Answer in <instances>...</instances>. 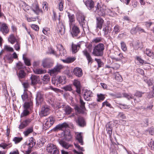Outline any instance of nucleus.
Listing matches in <instances>:
<instances>
[{
	"label": "nucleus",
	"instance_id": "1",
	"mask_svg": "<svg viewBox=\"0 0 154 154\" xmlns=\"http://www.w3.org/2000/svg\"><path fill=\"white\" fill-rule=\"evenodd\" d=\"M95 7L96 9L94 11V12L97 13L100 16H104L110 11L104 5L100 4L99 3H97L96 6Z\"/></svg>",
	"mask_w": 154,
	"mask_h": 154
},
{
	"label": "nucleus",
	"instance_id": "2",
	"mask_svg": "<svg viewBox=\"0 0 154 154\" xmlns=\"http://www.w3.org/2000/svg\"><path fill=\"white\" fill-rule=\"evenodd\" d=\"M104 49V45L100 43L94 46L92 53L94 56L101 57L103 55Z\"/></svg>",
	"mask_w": 154,
	"mask_h": 154
},
{
	"label": "nucleus",
	"instance_id": "3",
	"mask_svg": "<svg viewBox=\"0 0 154 154\" xmlns=\"http://www.w3.org/2000/svg\"><path fill=\"white\" fill-rule=\"evenodd\" d=\"M76 18L80 25L83 28H85L86 25V21L85 20V17L82 13L78 12L76 14Z\"/></svg>",
	"mask_w": 154,
	"mask_h": 154
},
{
	"label": "nucleus",
	"instance_id": "4",
	"mask_svg": "<svg viewBox=\"0 0 154 154\" xmlns=\"http://www.w3.org/2000/svg\"><path fill=\"white\" fill-rule=\"evenodd\" d=\"M66 78L64 76H57L55 78H53L52 79V83L55 86H60V84H63L64 83V81Z\"/></svg>",
	"mask_w": 154,
	"mask_h": 154
},
{
	"label": "nucleus",
	"instance_id": "5",
	"mask_svg": "<svg viewBox=\"0 0 154 154\" xmlns=\"http://www.w3.org/2000/svg\"><path fill=\"white\" fill-rule=\"evenodd\" d=\"M47 151L51 154H59V151L55 145L52 144H49L46 148Z\"/></svg>",
	"mask_w": 154,
	"mask_h": 154
},
{
	"label": "nucleus",
	"instance_id": "6",
	"mask_svg": "<svg viewBox=\"0 0 154 154\" xmlns=\"http://www.w3.org/2000/svg\"><path fill=\"white\" fill-rule=\"evenodd\" d=\"M36 106H39L43 104L44 102V95L40 92H38L36 94L35 98Z\"/></svg>",
	"mask_w": 154,
	"mask_h": 154
},
{
	"label": "nucleus",
	"instance_id": "7",
	"mask_svg": "<svg viewBox=\"0 0 154 154\" xmlns=\"http://www.w3.org/2000/svg\"><path fill=\"white\" fill-rule=\"evenodd\" d=\"M50 112V107L47 105L43 104L40 115L41 117L47 116Z\"/></svg>",
	"mask_w": 154,
	"mask_h": 154
},
{
	"label": "nucleus",
	"instance_id": "8",
	"mask_svg": "<svg viewBox=\"0 0 154 154\" xmlns=\"http://www.w3.org/2000/svg\"><path fill=\"white\" fill-rule=\"evenodd\" d=\"M54 118L52 117H50L46 119L45 121V127L46 129H48L55 122Z\"/></svg>",
	"mask_w": 154,
	"mask_h": 154
},
{
	"label": "nucleus",
	"instance_id": "9",
	"mask_svg": "<svg viewBox=\"0 0 154 154\" xmlns=\"http://www.w3.org/2000/svg\"><path fill=\"white\" fill-rule=\"evenodd\" d=\"M80 107L82 109H81L77 106H75V109L76 110L77 112L83 114L84 113V110L86 109L85 106V103L84 102L83 100L81 99H80Z\"/></svg>",
	"mask_w": 154,
	"mask_h": 154
},
{
	"label": "nucleus",
	"instance_id": "10",
	"mask_svg": "<svg viewBox=\"0 0 154 154\" xmlns=\"http://www.w3.org/2000/svg\"><path fill=\"white\" fill-rule=\"evenodd\" d=\"M80 33V31L79 27L74 25L70 29V33L73 38L78 37Z\"/></svg>",
	"mask_w": 154,
	"mask_h": 154
},
{
	"label": "nucleus",
	"instance_id": "11",
	"mask_svg": "<svg viewBox=\"0 0 154 154\" xmlns=\"http://www.w3.org/2000/svg\"><path fill=\"white\" fill-rule=\"evenodd\" d=\"M69 127L68 124L66 122H64L61 124L57 125L53 129L54 131H57L59 130H63L64 129Z\"/></svg>",
	"mask_w": 154,
	"mask_h": 154
},
{
	"label": "nucleus",
	"instance_id": "12",
	"mask_svg": "<svg viewBox=\"0 0 154 154\" xmlns=\"http://www.w3.org/2000/svg\"><path fill=\"white\" fill-rule=\"evenodd\" d=\"M85 4L88 9L91 11H94V8L95 6L94 2L92 0L83 1Z\"/></svg>",
	"mask_w": 154,
	"mask_h": 154
},
{
	"label": "nucleus",
	"instance_id": "13",
	"mask_svg": "<svg viewBox=\"0 0 154 154\" xmlns=\"http://www.w3.org/2000/svg\"><path fill=\"white\" fill-rule=\"evenodd\" d=\"M0 31L4 35L8 34L9 31L8 25L5 23H2L0 26Z\"/></svg>",
	"mask_w": 154,
	"mask_h": 154
},
{
	"label": "nucleus",
	"instance_id": "14",
	"mask_svg": "<svg viewBox=\"0 0 154 154\" xmlns=\"http://www.w3.org/2000/svg\"><path fill=\"white\" fill-rule=\"evenodd\" d=\"M33 12L36 14L38 15L40 13L42 12V11L40 9L38 4L36 3H33L32 5L31 9V12Z\"/></svg>",
	"mask_w": 154,
	"mask_h": 154
},
{
	"label": "nucleus",
	"instance_id": "15",
	"mask_svg": "<svg viewBox=\"0 0 154 154\" xmlns=\"http://www.w3.org/2000/svg\"><path fill=\"white\" fill-rule=\"evenodd\" d=\"M75 120L77 125L81 127H84L86 125L85 121L82 117L79 116L77 119H75Z\"/></svg>",
	"mask_w": 154,
	"mask_h": 154
},
{
	"label": "nucleus",
	"instance_id": "16",
	"mask_svg": "<svg viewBox=\"0 0 154 154\" xmlns=\"http://www.w3.org/2000/svg\"><path fill=\"white\" fill-rule=\"evenodd\" d=\"M82 53L85 56L88 61V64H91L93 61V60L90 54L88 52L87 50L85 49L82 51Z\"/></svg>",
	"mask_w": 154,
	"mask_h": 154
},
{
	"label": "nucleus",
	"instance_id": "17",
	"mask_svg": "<svg viewBox=\"0 0 154 154\" xmlns=\"http://www.w3.org/2000/svg\"><path fill=\"white\" fill-rule=\"evenodd\" d=\"M73 84L76 88V91L79 94L81 93V86L79 81L77 79H75L73 82Z\"/></svg>",
	"mask_w": 154,
	"mask_h": 154
},
{
	"label": "nucleus",
	"instance_id": "18",
	"mask_svg": "<svg viewBox=\"0 0 154 154\" xmlns=\"http://www.w3.org/2000/svg\"><path fill=\"white\" fill-rule=\"evenodd\" d=\"M63 68V66L61 65H57L50 71L51 75H55L58 72L60 71V70Z\"/></svg>",
	"mask_w": 154,
	"mask_h": 154
},
{
	"label": "nucleus",
	"instance_id": "19",
	"mask_svg": "<svg viewBox=\"0 0 154 154\" xmlns=\"http://www.w3.org/2000/svg\"><path fill=\"white\" fill-rule=\"evenodd\" d=\"M93 94L92 92L91 91L86 90L84 94V98L86 100H90L91 98L93 97Z\"/></svg>",
	"mask_w": 154,
	"mask_h": 154
},
{
	"label": "nucleus",
	"instance_id": "20",
	"mask_svg": "<svg viewBox=\"0 0 154 154\" xmlns=\"http://www.w3.org/2000/svg\"><path fill=\"white\" fill-rule=\"evenodd\" d=\"M96 26L97 29H101L104 23V20L100 17H96Z\"/></svg>",
	"mask_w": 154,
	"mask_h": 154
},
{
	"label": "nucleus",
	"instance_id": "21",
	"mask_svg": "<svg viewBox=\"0 0 154 154\" xmlns=\"http://www.w3.org/2000/svg\"><path fill=\"white\" fill-rule=\"evenodd\" d=\"M53 65V63L49 59H45L42 61V65L44 68H49L52 66Z\"/></svg>",
	"mask_w": 154,
	"mask_h": 154
},
{
	"label": "nucleus",
	"instance_id": "22",
	"mask_svg": "<svg viewBox=\"0 0 154 154\" xmlns=\"http://www.w3.org/2000/svg\"><path fill=\"white\" fill-rule=\"evenodd\" d=\"M74 74L78 77H81L83 75L82 69L80 68L76 67L73 70Z\"/></svg>",
	"mask_w": 154,
	"mask_h": 154
},
{
	"label": "nucleus",
	"instance_id": "23",
	"mask_svg": "<svg viewBox=\"0 0 154 154\" xmlns=\"http://www.w3.org/2000/svg\"><path fill=\"white\" fill-rule=\"evenodd\" d=\"M32 119H28L21 122L19 125V128L20 129H22L26 127L31 122Z\"/></svg>",
	"mask_w": 154,
	"mask_h": 154
},
{
	"label": "nucleus",
	"instance_id": "24",
	"mask_svg": "<svg viewBox=\"0 0 154 154\" xmlns=\"http://www.w3.org/2000/svg\"><path fill=\"white\" fill-rule=\"evenodd\" d=\"M57 30L59 33L62 35L65 32V27L62 23L59 22L57 25Z\"/></svg>",
	"mask_w": 154,
	"mask_h": 154
},
{
	"label": "nucleus",
	"instance_id": "25",
	"mask_svg": "<svg viewBox=\"0 0 154 154\" xmlns=\"http://www.w3.org/2000/svg\"><path fill=\"white\" fill-rule=\"evenodd\" d=\"M21 4L22 5V8L25 11L30 14L32 13L31 12V7H30L23 2H22Z\"/></svg>",
	"mask_w": 154,
	"mask_h": 154
},
{
	"label": "nucleus",
	"instance_id": "26",
	"mask_svg": "<svg viewBox=\"0 0 154 154\" xmlns=\"http://www.w3.org/2000/svg\"><path fill=\"white\" fill-rule=\"evenodd\" d=\"M57 49L59 51V55L65 56L66 54V51L65 50L61 45L59 44L57 46Z\"/></svg>",
	"mask_w": 154,
	"mask_h": 154
},
{
	"label": "nucleus",
	"instance_id": "27",
	"mask_svg": "<svg viewBox=\"0 0 154 154\" xmlns=\"http://www.w3.org/2000/svg\"><path fill=\"white\" fill-rule=\"evenodd\" d=\"M30 79L31 83L33 85L37 84L40 80L39 77L35 75H32L30 77Z\"/></svg>",
	"mask_w": 154,
	"mask_h": 154
},
{
	"label": "nucleus",
	"instance_id": "28",
	"mask_svg": "<svg viewBox=\"0 0 154 154\" xmlns=\"http://www.w3.org/2000/svg\"><path fill=\"white\" fill-rule=\"evenodd\" d=\"M67 14L69 20V24L70 26L75 21V16L73 14H71L68 12H67Z\"/></svg>",
	"mask_w": 154,
	"mask_h": 154
},
{
	"label": "nucleus",
	"instance_id": "29",
	"mask_svg": "<svg viewBox=\"0 0 154 154\" xmlns=\"http://www.w3.org/2000/svg\"><path fill=\"white\" fill-rule=\"evenodd\" d=\"M8 42L12 44H14L18 40L13 34H11L8 38Z\"/></svg>",
	"mask_w": 154,
	"mask_h": 154
},
{
	"label": "nucleus",
	"instance_id": "30",
	"mask_svg": "<svg viewBox=\"0 0 154 154\" xmlns=\"http://www.w3.org/2000/svg\"><path fill=\"white\" fill-rule=\"evenodd\" d=\"M17 73L20 81H21V79H24L26 75V73L23 70H20L18 73L17 72Z\"/></svg>",
	"mask_w": 154,
	"mask_h": 154
},
{
	"label": "nucleus",
	"instance_id": "31",
	"mask_svg": "<svg viewBox=\"0 0 154 154\" xmlns=\"http://www.w3.org/2000/svg\"><path fill=\"white\" fill-rule=\"evenodd\" d=\"M31 141L28 144L29 147L27 150L26 151V154H29L32 151V148L35 145V143L31 140Z\"/></svg>",
	"mask_w": 154,
	"mask_h": 154
},
{
	"label": "nucleus",
	"instance_id": "32",
	"mask_svg": "<svg viewBox=\"0 0 154 154\" xmlns=\"http://www.w3.org/2000/svg\"><path fill=\"white\" fill-rule=\"evenodd\" d=\"M76 139L78 141L79 143L81 145H83L84 143L83 137L82 135V133H80L76 134Z\"/></svg>",
	"mask_w": 154,
	"mask_h": 154
},
{
	"label": "nucleus",
	"instance_id": "33",
	"mask_svg": "<svg viewBox=\"0 0 154 154\" xmlns=\"http://www.w3.org/2000/svg\"><path fill=\"white\" fill-rule=\"evenodd\" d=\"M144 53L148 56L150 57L153 59H154V54L152 51L151 50L149 49H146V51H144Z\"/></svg>",
	"mask_w": 154,
	"mask_h": 154
},
{
	"label": "nucleus",
	"instance_id": "34",
	"mask_svg": "<svg viewBox=\"0 0 154 154\" xmlns=\"http://www.w3.org/2000/svg\"><path fill=\"white\" fill-rule=\"evenodd\" d=\"M42 82L44 84H47L50 81V77L48 75H45L42 79Z\"/></svg>",
	"mask_w": 154,
	"mask_h": 154
},
{
	"label": "nucleus",
	"instance_id": "35",
	"mask_svg": "<svg viewBox=\"0 0 154 154\" xmlns=\"http://www.w3.org/2000/svg\"><path fill=\"white\" fill-rule=\"evenodd\" d=\"M59 143L61 146L65 149H67L69 147V144L63 140H60L59 141Z\"/></svg>",
	"mask_w": 154,
	"mask_h": 154
},
{
	"label": "nucleus",
	"instance_id": "36",
	"mask_svg": "<svg viewBox=\"0 0 154 154\" xmlns=\"http://www.w3.org/2000/svg\"><path fill=\"white\" fill-rule=\"evenodd\" d=\"M80 47V45L79 44L75 45L72 44V53H76L78 51Z\"/></svg>",
	"mask_w": 154,
	"mask_h": 154
},
{
	"label": "nucleus",
	"instance_id": "37",
	"mask_svg": "<svg viewBox=\"0 0 154 154\" xmlns=\"http://www.w3.org/2000/svg\"><path fill=\"white\" fill-rule=\"evenodd\" d=\"M75 60L74 57H68L66 59L61 60L64 63H70L73 62Z\"/></svg>",
	"mask_w": 154,
	"mask_h": 154
},
{
	"label": "nucleus",
	"instance_id": "38",
	"mask_svg": "<svg viewBox=\"0 0 154 154\" xmlns=\"http://www.w3.org/2000/svg\"><path fill=\"white\" fill-rule=\"evenodd\" d=\"M5 60L7 59L9 63H11L13 61V57L11 54H7L4 58Z\"/></svg>",
	"mask_w": 154,
	"mask_h": 154
},
{
	"label": "nucleus",
	"instance_id": "39",
	"mask_svg": "<svg viewBox=\"0 0 154 154\" xmlns=\"http://www.w3.org/2000/svg\"><path fill=\"white\" fill-rule=\"evenodd\" d=\"M120 26L118 25H116L114 27L113 30L112 32L113 34L114 35L117 34L120 31Z\"/></svg>",
	"mask_w": 154,
	"mask_h": 154
},
{
	"label": "nucleus",
	"instance_id": "40",
	"mask_svg": "<svg viewBox=\"0 0 154 154\" xmlns=\"http://www.w3.org/2000/svg\"><path fill=\"white\" fill-rule=\"evenodd\" d=\"M33 131V128L30 127L27 128L25 131L23 132V134L25 136H28L29 134Z\"/></svg>",
	"mask_w": 154,
	"mask_h": 154
},
{
	"label": "nucleus",
	"instance_id": "41",
	"mask_svg": "<svg viewBox=\"0 0 154 154\" xmlns=\"http://www.w3.org/2000/svg\"><path fill=\"white\" fill-rule=\"evenodd\" d=\"M64 110L66 114L68 115L72 112L73 109L69 106L67 105L65 106Z\"/></svg>",
	"mask_w": 154,
	"mask_h": 154
},
{
	"label": "nucleus",
	"instance_id": "42",
	"mask_svg": "<svg viewBox=\"0 0 154 154\" xmlns=\"http://www.w3.org/2000/svg\"><path fill=\"white\" fill-rule=\"evenodd\" d=\"M4 50L7 52H12L14 50L12 47H11L9 45H5L4 47Z\"/></svg>",
	"mask_w": 154,
	"mask_h": 154
},
{
	"label": "nucleus",
	"instance_id": "43",
	"mask_svg": "<svg viewBox=\"0 0 154 154\" xmlns=\"http://www.w3.org/2000/svg\"><path fill=\"white\" fill-rule=\"evenodd\" d=\"M23 59L26 65L27 66H30L31 65L30 60L26 57H25L24 54L23 55Z\"/></svg>",
	"mask_w": 154,
	"mask_h": 154
},
{
	"label": "nucleus",
	"instance_id": "44",
	"mask_svg": "<svg viewBox=\"0 0 154 154\" xmlns=\"http://www.w3.org/2000/svg\"><path fill=\"white\" fill-rule=\"evenodd\" d=\"M26 90L25 89L24 90V93L21 95V97L23 101H26L28 99V96Z\"/></svg>",
	"mask_w": 154,
	"mask_h": 154
},
{
	"label": "nucleus",
	"instance_id": "45",
	"mask_svg": "<svg viewBox=\"0 0 154 154\" xmlns=\"http://www.w3.org/2000/svg\"><path fill=\"white\" fill-rule=\"evenodd\" d=\"M25 67V66L20 62H19L16 64V68L18 69H24Z\"/></svg>",
	"mask_w": 154,
	"mask_h": 154
},
{
	"label": "nucleus",
	"instance_id": "46",
	"mask_svg": "<svg viewBox=\"0 0 154 154\" xmlns=\"http://www.w3.org/2000/svg\"><path fill=\"white\" fill-rule=\"evenodd\" d=\"M16 42V44L14 45V48L16 51H19L20 49V42L18 41Z\"/></svg>",
	"mask_w": 154,
	"mask_h": 154
},
{
	"label": "nucleus",
	"instance_id": "47",
	"mask_svg": "<svg viewBox=\"0 0 154 154\" xmlns=\"http://www.w3.org/2000/svg\"><path fill=\"white\" fill-rule=\"evenodd\" d=\"M97 96L98 97L97 101L98 102H100L101 101L103 100L105 98L104 95L101 94H97Z\"/></svg>",
	"mask_w": 154,
	"mask_h": 154
},
{
	"label": "nucleus",
	"instance_id": "48",
	"mask_svg": "<svg viewBox=\"0 0 154 154\" xmlns=\"http://www.w3.org/2000/svg\"><path fill=\"white\" fill-rule=\"evenodd\" d=\"M22 140L23 138L22 137H15L13 139V141L15 142V143L17 144L21 141Z\"/></svg>",
	"mask_w": 154,
	"mask_h": 154
},
{
	"label": "nucleus",
	"instance_id": "49",
	"mask_svg": "<svg viewBox=\"0 0 154 154\" xmlns=\"http://www.w3.org/2000/svg\"><path fill=\"white\" fill-rule=\"evenodd\" d=\"M34 72L35 74H39L43 73L44 71L41 69H37L34 70Z\"/></svg>",
	"mask_w": 154,
	"mask_h": 154
},
{
	"label": "nucleus",
	"instance_id": "50",
	"mask_svg": "<svg viewBox=\"0 0 154 154\" xmlns=\"http://www.w3.org/2000/svg\"><path fill=\"white\" fill-rule=\"evenodd\" d=\"M115 79L116 81L119 82H121L122 80L121 76L118 73H117L116 75Z\"/></svg>",
	"mask_w": 154,
	"mask_h": 154
},
{
	"label": "nucleus",
	"instance_id": "51",
	"mask_svg": "<svg viewBox=\"0 0 154 154\" xmlns=\"http://www.w3.org/2000/svg\"><path fill=\"white\" fill-rule=\"evenodd\" d=\"M32 104V103L31 101L25 102L24 104V107L26 109H29Z\"/></svg>",
	"mask_w": 154,
	"mask_h": 154
},
{
	"label": "nucleus",
	"instance_id": "52",
	"mask_svg": "<svg viewBox=\"0 0 154 154\" xmlns=\"http://www.w3.org/2000/svg\"><path fill=\"white\" fill-rule=\"evenodd\" d=\"M95 60L98 64V68L101 67L103 64V63L101 61V60L100 59L95 58Z\"/></svg>",
	"mask_w": 154,
	"mask_h": 154
},
{
	"label": "nucleus",
	"instance_id": "53",
	"mask_svg": "<svg viewBox=\"0 0 154 154\" xmlns=\"http://www.w3.org/2000/svg\"><path fill=\"white\" fill-rule=\"evenodd\" d=\"M102 38L101 37H98L94 38L92 40L93 42L95 43L101 42Z\"/></svg>",
	"mask_w": 154,
	"mask_h": 154
},
{
	"label": "nucleus",
	"instance_id": "54",
	"mask_svg": "<svg viewBox=\"0 0 154 154\" xmlns=\"http://www.w3.org/2000/svg\"><path fill=\"white\" fill-rule=\"evenodd\" d=\"M29 112L27 109H25L21 114L20 116L21 117L27 116L29 114Z\"/></svg>",
	"mask_w": 154,
	"mask_h": 154
},
{
	"label": "nucleus",
	"instance_id": "55",
	"mask_svg": "<svg viewBox=\"0 0 154 154\" xmlns=\"http://www.w3.org/2000/svg\"><path fill=\"white\" fill-rule=\"evenodd\" d=\"M123 97L126 98L128 100H130V99H132L133 98V97L132 95L131 94H128L126 93H123Z\"/></svg>",
	"mask_w": 154,
	"mask_h": 154
},
{
	"label": "nucleus",
	"instance_id": "56",
	"mask_svg": "<svg viewBox=\"0 0 154 154\" xmlns=\"http://www.w3.org/2000/svg\"><path fill=\"white\" fill-rule=\"evenodd\" d=\"M121 47L122 50L125 51L127 50V47L125 43L124 42H122L121 43Z\"/></svg>",
	"mask_w": 154,
	"mask_h": 154
},
{
	"label": "nucleus",
	"instance_id": "57",
	"mask_svg": "<svg viewBox=\"0 0 154 154\" xmlns=\"http://www.w3.org/2000/svg\"><path fill=\"white\" fill-rule=\"evenodd\" d=\"M63 89L65 90V91H70L72 90V87L70 85H66L65 86L63 87Z\"/></svg>",
	"mask_w": 154,
	"mask_h": 154
},
{
	"label": "nucleus",
	"instance_id": "58",
	"mask_svg": "<svg viewBox=\"0 0 154 154\" xmlns=\"http://www.w3.org/2000/svg\"><path fill=\"white\" fill-rule=\"evenodd\" d=\"M106 130L107 131V134H109V136L110 138L111 137L112 129L106 128Z\"/></svg>",
	"mask_w": 154,
	"mask_h": 154
},
{
	"label": "nucleus",
	"instance_id": "59",
	"mask_svg": "<svg viewBox=\"0 0 154 154\" xmlns=\"http://www.w3.org/2000/svg\"><path fill=\"white\" fill-rule=\"evenodd\" d=\"M144 94V92L142 93L140 91H137L135 93L134 95L138 97H140L142 96V94Z\"/></svg>",
	"mask_w": 154,
	"mask_h": 154
},
{
	"label": "nucleus",
	"instance_id": "60",
	"mask_svg": "<svg viewBox=\"0 0 154 154\" xmlns=\"http://www.w3.org/2000/svg\"><path fill=\"white\" fill-rule=\"evenodd\" d=\"M59 9L60 11H61L63 10V3L61 1L59 4Z\"/></svg>",
	"mask_w": 154,
	"mask_h": 154
},
{
	"label": "nucleus",
	"instance_id": "61",
	"mask_svg": "<svg viewBox=\"0 0 154 154\" xmlns=\"http://www.w3.org/2000/svg\"><path fill=\"white\" fill-rule=\"evenodd\" d=\"M43 8L44 10L47 11L48 10V3L46 2H44L42 4Z\"/></svg>",
	"mask_w": 154,
	"mask_h": 154
},
{
	"label": "nucleus",
	"instance_id": "62",
	"mask_svg": "<svg viewBox=\"0 0 154 154\" xmlns=\"http://www.w3.org/2000/svg\"><path fill=\"white\" fill-rule=\"evenodd\" d=\"M31 28L36 31H37L39 30V28L37 25L33 24L31 26Z\"/></svg>",
	"mask_w": 154,
	"mask_h": 154
},
{
	"label": "nucleus",
	"instance_id": "63",
	"mask_svg": "<svg viewBox=\"0 0 154 154\" xmlns=\"http://www.w3.org/2000/svg\"><path fill=\"white\" fill-rule=\"evenodd\" d=\"M22 85L25 89L26 90V91H27V89L29 87V84L27 82H23Z\"/></svg>",
	"mask_w": 154,
	"mask_h": 154
},
{
	"label": "nucleus",
	"instance_id": "64",
	"mask_svg": "<svg viewBox=\"0 0 154 154\" xmlns=\"http://www.w3.org/2000/svg\"><path fill=\"white\" fill-rule=\"evenodd\" d=\"M149 132L151 135H154V128L152 127L150 128L149 129Z\"/></svg>",
	"mask_w": 154,
	"mask_h": 154
}]
</instances>
